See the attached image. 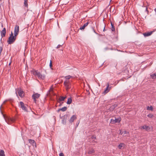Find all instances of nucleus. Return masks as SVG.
Instances as JSON below:
<instances>
[{
    "label": "nucleus",
    "instance_id": "obj_1",
    "mask_svg": "<svg viewBox=\"0 0 156 156\" xmlns=\"http://www.w3.org/2000/svg\"><path fill=\"white\" fill-rule=\"evenodd\" d=\"M33 74L37 77L39 79L44 80L45 78V76L44 74H42L38 70L33 69L31 71Z\"/></svg>",
    "mask_w": 156,
    "mask_h": 156
},
{
    "label": "nucleus",
    "instance_id": "obj_2",
    "mask_svg": "<svg viewBox=\"0 0 156 156\" xmlns=\"http://www.w3.org/2000/svg\"><path fill=\"white\" fill-rule=\"evenodd\" d=\"M3 116L5 122L9 124H11L15 121V119L6 117L4 115Z\"/></svg>",
    "mask_w": 156,
    "mask_h": 156
},
{
    "label": "nucleus",
    "instance_id": "obj_3",
    "mask_svg": "<svg viewBox=\"0 0 156 156\" xmlns=\"http://www.w3.org/2000/svg\"><path fill=\"white\" fill-rule=\"evenodd\" d=\"M16 36L14 35V37H9L7 41L8 43L10 44H13L16 40Z\"/></svg>",
    "mask_w": 156,
    "mask_h": 156
},
{
    "label": "nucleus",
    "instance_id": "obj_4",
    "mask_svg": "<svg viewBox=\"0 0 156 156\" xmlns=\"http://www.w3.org/2000/svg\"><path fill=\"white\" fill-rule=\"evenodd\" d=\"M16 93L17 96V94H19V96L21 98H23L24 96L23 94V92L22 90L20 88H18L16 89Z\"/></svg>",
    "mask_w": 156,
    "mask_h": 156
},
{
    "label": "nucleus",
    "instance_id": "obj_5",
    "mask_svg": "<svg viewBox=\"0 0 156 156\" xmlns=\"http://www.w3.org/2000/svg\"><path fill=\"white\" fill-rule=\"evenodd\" d=\"M6 31V30L5 28H4L3 30L1 31V37L0 38V41L1 43H2L3 42V41H2V38L5 36Z\"/></svg>",
    "mask_w": 156,
    "mask_h": 156
},
{
    "label": "nucleus",
    "instance_id": "obj_6",
    "mask_svg": "<svg viewBox=\"0 0 156 156\" xmlns=\"http://www.w3.org/2000/svg\"><path fill=\"white\" fill-rule=\"evenodd\" d=\"M64 84L67 90H68L70 88V84L69 80H66L64 82Z\"/></svg>",
    "mask_w": 156,
    "mask_h": 156
},
{
    "label": "nucleus",
    "instance_id": "obj_7",
    "mask_svg": "<svg viewBox=\"0 0 156 156\" xmlns=\"http://www.w3.org/2000/svg\"><path fill=\"white\" fill-rule=\"evenodd\" d=\"M121 121V119L120 117L115 118V119H112L111 120L110 122L112 124H114L116 123H119Z\"/></svg>",
    "mask_w": 156,
    "mask_h": 156
},
{
    "label": "nucleus",
    "instance_id": "obj_8",
    "mask_svg": "<svg viewBox=\"0 0 156 156\" xmlns=\"http://www.w3.org/2000/svg\"><path fill=\"white\" fill-rule=\"evenodd\" d=\"M19 32V27L17 25H16L14 28V35L17 36Z\"/></svg>",
    "mask_w": 156,
    "mask_h": 156
},
{
    "label": "nucleus",
    "instance_id": "obj_9",
    "mask_svg": "<svg viewBox=\"0 0 156 156\" xmlns=\"http://www.w3.org/2000/svg\"><path fill=\"white\" fill-rule=\"evenodd\" d=\"M20 107L25 112H27V108L24 105V103L23 102L20 101Z\"/></svg>",
    "mask_w": 156,
    "mask_h": 156
},
{
    "label": "nucleus",
    "instance_id": "obj_10",
    "mask_svg": "<svg viewBox=\"0 0 156 156\" xmlns=\"http://www.w3.org/2000/svg\"><path fill=\"white\" fill-rule=\"evenodd\" d=\"M109 83H108L106 88L103 92V93L104 94H105L107 93L110 89L111 87H109Z\"/></svg>",
    "mask_w": 156,
    "mask_h": 156
},
{
    "label": "nucleus",
    "instance_id": "obj_11",
    "mask_svg": "<svg viewBox=\"0 0 156 156\" xmlns=\"http://www.w3.org/2000/svg\"><path fill=\"white\" fill-rule=\"evenodd\" d=\"M153 32V31H151L146 32V33H145L143 34V35H144V36L145 37H148V36L151 35Z\"/></svg>",
    "mask_w": 156,
    "mask_h": 156
},
{
    "label": "nucleus",
    "instance_id": "obj_12",
    "mask_svg": "<svg viewBox=\"0 0 156 156\" xmlns=\"http://www.w3.org/2000/svg\"><path fill=\"white\" fill-rule=\"evenodd\" d=\"M40 96V94L38 93L34 94L32 95V98H35L37 99Z\"/></svg>",
    "mask_w": 156,
    "mask_h": 156
},
{
    "label": "nucleus",
    "instance_id": "obj_13",
    "mask_svg": "<svg viewBox=\"0 0 156 156\" xmlns=\"http://www.w3.org/2000/svg\"><path fill=\"white\" fill-rule=\"evenodd\" d=\"M76 119V116L75 115H73L72 117L70 118L69 120V121L70 122L72 123L73 122L74 120Z\"/></svg>",
    "mask_w": 156,
    "mask_h": 156
},
{
    "label": "nucleus",
    "instance_id": "obj_14",
    "mask_svg": "<svg viewBox=\"0 0 156 156\" xmlns=\"http://www.w3.org/2000/svg\"><path fill=\"white\" fill-rule=\"evenodd\" d=\"M141 128H142L143 129H145L147 131H148L150 129V127L149 126L147 125H144V126H141Z\"/></svg>",
    "mask_w": 156,
    "mask_h": 156
},
{
    "label": "nucleus",
    "instance_id": "obj_15",
    "mask_svg": "<svg viewBox=\"0 0 156 156\" xmlns=\"http://www.w3.org/2000/svg\"><path fill=\"white\" fill-rule=\"evenodd\" d=\"M89 23L88 22L85 23L82 27H80V29L81 30H84L85 27L88 25Z\"/></svg>",
    "mask_w": 156,
    "mask_h": 156
},
{
    "label": "nucleus",
    "instance_id": "obj_16",
    "mask_svg": "<svg viewBox=\"0 0 156 156\" xmlns=\"http://www.w3.org/2000/svg\"><path fill=\"white\" fill-rule=\"evenodd\" d=\"M28 141L29 143L30 144H31L33 146H34V144H35V146L36 147V144L35 143V142L34 140L30 139L28 140Z\"/></svg>",
    "mask_w": 156,
    "mask_h": 156
},
{
    "label": "nucleus",
    "instance_id": "obj_17",
    "mask_svg": "<svg viewBox=\"0 0 156 156\" xmlns=\"http://www.w3.org/2000/svg\"><path fill=\"white\" fill-rule=\"evenodd\" d=\"M125 144L123 143H121L118 146V148L119 149H122L123 148Z\"/></svg>",
    "mask_w": 156,
    "mask_h": 156
},
{
    "label": "nucleus",
    "instance_id": "obj_18",
    "mask_svg": "<svg viewBox=\"0 0 156 156\" xmlns=\"http://www.w3.org/2000/svg\"><path fill=\"white\" fill-rule=\"evenodd\" d=\"M66 98V97H64L62 96H60V98L58 99L59 101L58 102H59L60 101H64Z\"/></svg>",
    "mask_w": 156,
    "mask_h": 156
},
{
    "label": "nucleus",
    "instance_id": "obj_19",
    "mask_svg": "<svg viewBox=\"0 0 156 156\" xmlns=\"http://www.w3.org/2000/svg\"><path fill=\"white\" fill-rule=\"evenodd\" d=\"M151 77L153 79H155L156 78V73H153L151 74Z\"/></svg>",
    "mask_w": 156,
    "mask_h": 156
},
{
    "label": "nucleus",
    "instance_id": "obj_20",
    "mask_svg": "<svg viewBox=\"0 0 156 156\" xmlns=\"http://www.w3.org/2000/svg\"><path fill=\"white\" fill-rule=\"evenodd\" d=\"M0 156H5L4 151L3 150L0 151Z\"/></svg>",
    "mask_w": 156,
    "mask_h": 156
},
{
    "label": "nucleus",
    "instance_id": "obj_21",
    "mask_svg": "<svg viewBox=\"0 0 156 156\" xmlns=\"http://www.w3.org/2000/svg\"><path fill=\"white\" fill-rule=\"evenodd\" d=\"M72 102V100L71 98H69L68 99V100L67 102V104L69 105Z\"/></svg>",
    "mask_w": 156,
    "mask_h": 156
},
{
    "label": "nucleus",
    "instance_id": "obj_22",
    "mask_svg": "<svg viewBox=\"0 0 156 156\" xmlns=\"http://www.w3.org/2000/svg\"><path fill=\"white\" fill-rule=\"evenodd\" d=\"M95 153V151L94 149H92L90 150L88 152V154H91Z\"/></svg>",
    "mask_w": 156,
    "mask_h": 156
},
{
    "label": "nucleus",
    "instance_id": "obj_23",
    "mask_svg": "<svg viewBox=\"0 0 156 156\" xmlns=\"http://www.w3.org/2000/svg\"><path fill=\"white\" fill-rule=\"evenodd\" d=\"M67 109V108L66 107H64L62 108H60V110L62 112H64L66 111Z\"/></svg>",
    "mask_w": 156,
    "mask_h": 156
},
{
    "label": "nucleus",
    "instance_id": "obj_24",
    "mask_svg": "<svg viewBox=\"0 0 156 156\" xmlns=\"http://www.w3.org/2000/svg\"><path fill=\"white\" fill-rule=\"evenodd\" d=\"M91 29L95 33L97 34H98V33L96 32L95 30L94 29V26H91Z\"/></svg>",
    "mask_w": 156,
    "mask_h": 156
},
{
    "label": "nucleus",
    "instance_id": "obj_25",
    "mask_svg": "<svg viewBox=\"0 0 156 156\" xmlns=\"http://www.w3.org/2000/svg\"><path fill=\"white\" fill-rule=\"evenodd\" d=\"M111 30L112 31H115V27L114 26V24H113L112 23H111Z\"/></svg>",
    "mask_w": 156,
    "mask_h": 156
},
{
    "label": "nucleus",
    "instance_id": "obj_26",
    "mask_svg": "<svg viewBox=\"0 0 156 156\" xmlns=\"http://www.w3.org/2000/svg\"><path fill=\"white\" fill-rule=\"evenodd\" d=\"M147 110L153 111V107L152 106H151L150 107L148 106L147 107Z\"/></svg>",
    "mask_w": 156,
    "mask_h": 156
},
{
    "label": "nucleus",
    "instance_id": "obj_27",
    "mask_svg": "<svg viewBox=\"0 0 156 156\" xmlns=\"http://www.w3.org/2000/svg\"><path fill=\"white\" fill-rule=\"evenodd\" d=\"M27 2L28 0H25L24 3V5H25V6L27 8L28 6Z\"/></svg>",
    "mask_w": 156,
    "mask_h": 156
},
{
    "label": "nucleus",
    "instance_id": "obj_28",
    "mask_svg": "<svg viewBox=\"0 0 156 156\" xmlns=\"http://www.w3.org/2000/svg\"><path fill=\"white\" fill-rule=\"evenodd\" d=\"M115 108V107L112 105V106H111L109 108V110L110 111H113L114 109Z\"/></svg>",
    "mask_w": 156,
    "mask_h": 156
},
{
    "label": "nucleus",
    "instance_id": "obj_29",
    "mask_svg": "<svg viewBox=\"0 0 156 156\" xmlns=\"http://www.w3.org/2000/svg\"><path fill=\"white\" fill-rule=\"evenodd\" d=\"M147 116L148 117H149V118H152L153 117L154 115L152 114H149L148 115H147Z\"/></svg>",
    "mask_w": 156,
    "mask_h": 156
},
{
    "label": "nucleus",
    "instance_id": "obj_30",
    "mask_svg": "<svg viewBox=\"0 0 156 156\" xmlns=\"http://www.w3.org/2000/svg\"><path fill=\"white\" fill-rule=\"evenodd\" d=\"M71 77L72 76L70 75H68V76H66L65 77V78L66 80L70 79Z\"/></svg>",
    "mask_w": 156,
    "mask_h": 156
},
{
    "label": "nucleus",
    "instance_id": "obj_31",
    "mask_svg": "<svg viewBox=\"0 0 156 156\" xmlns=\"http://www.w3.org/2000/svg\"><path fill=\"white\" fill-rule=\"evenodd\" d=\"M62 123L64 124H66V120L65 119H63L62 120Z\"/></svg>",
    "mask_w": 156,
    "mask_h": 156
},
{
    "label": "nucleus",
    "instance_id": "obj_32",
    "mask_svg": "<svg viewBox=\"0 0 156 156\" xmlns=\"http://www.w3.org/2000/svg\"><path fill=\"white\" fill-rule=\"evenodd\" d=\"M91 139H96V137L95 136V135H92L91 137Z\"/></svg>",
    "mask_w": 156,
    "mask_h": 156
},
{
    "label": "nucleus",
    "instance_id": "obj_33",
    "mask_svg": "<svg viewBox=\"0 0 156 156\" xmlns=\"http://www.w3.org/2000/svg\"><path fill=\"white\" fill-rule=\"evenodd\" d=\"M14 35L13 34V33L12 32H11V33L10 34V36L9 37H14Z\"/></svg>",
    "mask_w": 156,
    "mask_h": 156
},
{
    "label": "nucleus",
    "instance_id": "obj_34",
    "mask_svg": "<svg viewBox=\"0 0 156 156\" xmlns=\"http://www.w3.org/2000/svg\"><path fill=\"white\" fill-rule=\"evenodd\" d=\"M49 66H50V67L51 68V67L52 66V63L51 61V60H50Z\"/></svg>",
    "mask_w": 156,
    "mask_h": 156
},
{
    "label": "nucleus",
    "instance_id": "obj_35",
    "mask_svg": "<svg viewBox=\"0 0 156 156\" xmlns=\"http://www.w3.org/2000/svg\"><path fill=\"white\" fill-rule=\"evenodd\" d=\"M33 99L34 102L35 103H37V101L36 99H35V98H33Z\"/></svg>",
    "mask_w": 156,
    "mask_h": 156
},
{
    "label": "nucleus",
    "instance_id": "obj_36",
    "mask_svg": "<svg viewBox=\"0 0 156 156\" xmlns=\"http://www.w3.org/2000/svg\"><path fill=\"white\" fill-rule=\"evenodd\" d=\"M59 156H64V154L62 153H61L59 154Z\"/></svg>",
    "mask_w": 156,
    "mask_h": 156
},
{
    "label": "nucleus",
    "instance_id": "obj_37",
    "mask_svg": "<svg viewBox=\"0 0 156 156\" xmlns=\"http://www.w3.org/2000/svg\"><path fill=\"white\" fill-rule=\"evenodd\" d=\"M62 45H58L57 46V47H56V48H60L61 46H62Z\"/></svg>",
    "mask_w": 156,
    "mask_h": 156
},
{
    "label": "nucleus",
    "instance_id": "obj_38",
    "mask_svg": "<svg viewBox=\"0 0 156 156\" xmlns=\"http://www.w3.org/2000/svg\"><path fill=\"white\" fill-rule=\"evenodd\" d=\"M113 106H114L115 108L116 107L118 106L117 104H115L114 105H113Z\"/></svg>",
    "mask_w": 156,
    "mask_h": 156
},
{
    "label": "nucleus",
    "instance_id": "obj_39",
    "mask_svg": "<svg viewBox=\"0 0 156 156\" xmlns=\"http://www.w3.org/2000/svg\"><path fill=\"white\" fill-rule=\"evenodd\" d=\"M123 133L124 134H126L127 133H128V132H127L126 131H123Z\"/></svg>",
    "mask_w": 156,
    "mask_h": 156
},
{
    "label": "nucleus",
    "instance_id": "obj_40",
    "mask_svg": "<svg viewBox=\"0 0 156 156\" xmlns=\"http://www.w3.org/2000/svg\"><path fill=\"white\" fill-rule=\"evenodd\" d=\"M117 62H115L114 63V65H115V67H116V66H117Z\"/></svg>",
    "mask_w": 156,
    "mask_h": 156
},
{
    "label": "nucleus",
    "instance_id": "obj_41",
    "mask_svg": "<svg viewBox=\"0 0 156 156\" xmlns=\"http://www.w3.org/2000/svg\"><path fill=\"white\" fill-rule=\"evenodd\" d=\"M9 100H10L9 99H8V100H6V101H5L4 102H3V103H5V102L8 101H9Z\"/></svg>",
    "mask_w": 156,
    "mask_h": 156
},
{
    "label": "nucleus",
    "instance_id": "obj_42",
    "mask_svg": "<svg viewBox=\"0 0 156 156\" xmlns=\"http://www.w3.org/2000/svg\"><path fill=\"white\" fill-rule=\"evenodd\" d=\"M63 103V102H62V103H60V105H59V106H60L61 105H62V104Z\"/></svg>",
    "mask_w": 156,
    "mask_h": 156
},
{
    "label": "nucleus",
    "instance_id": "obj_43",
    "mask_svg": "<svg viewBox=\"0 0 156 156\" xmlns=\"http://www.w3.org/2000/svg\"><path fill=\"white\" fill-rule=\"evenodd\" d=\"M92 143H94V142H95V143H96L97 142H96V141H94V140H93L92 141Z\"/></svg>",
    "mask_w": 156,
    "mask_h": 156
},
{
    "label": "nucleus",
    "instance_id": "obj_44",
    "mask_svg": "<svg viewBox=\"0 0 156 156\" xmlns=\"http://www.w3.org/2000/svg\"><path fill=\"white\" fill-rule=\"evenodd\" d=\"M105 30H106L105 29V27H104V28L103 30V31H105Z\"/></svg>",
    "mask_w": 156,
    "mask_h": 156
},
{
    "label": "nucleus",
    "instance_id": "obj_45",
    "mask_svg": "<svg viewBox=\"0 0 156 156\" xmlns=\"http://www.w3.org/2000/svg\"><path fill=\"white\" fill-rule=\"evenodd\" d=\"M122 133V132L121 131L120 132V133H119V134L122 135V133Z\"/></svg>",
    "mask_w": 156,
    "mask_h": 156
},
{
    "label": "nucleus",
    "instance_id": "obj_46",
    "mask_svg": "<svg viewBox=\"0 0 156 156\" xmlns=\"http://www.w3.org/2000/svg\"><path fill=\"white\" fill-rule=\"evenodd\" d=\"M154 11L156 13V8L154 9Z\"/></svg>",
    "mask_w": 156,
    "mask_h": 156
},
{
    "label": "nucleus",
    "instance_id": "obj_47",
    "mask_svg": "<svg viewBox=\"0 0 156 156\" xmlns=\"http://www.w3.org/2000/svg\"><path fill=\"white\" fill-rule=\"evenodd\" d=\"M11 62H10L9 63V66H10V65H11Z\"/></svg>",
    "mask_w": 156,
    "mask_h": 156
},
{
    "label": "nucleus",
    "instance_id": "obj_48",
    "mask_svg": "<svg viewBox=\"0 0 156 156\" xmlns=\"http://www.w3.org/2000/svg\"><path fill=\"white\" fill-rule=\"evenodd\" d=\"M125 71H126V72H128V70L127 69H126L125 70Z\"/></svg>",
    "mask_w": 156,
    "mask_h": 156
},
{
    "label": "nucleus",
    "instance_id": "obj_49",
    "mask_svg": "<svg viewBox=\"0 0 156 156\" xmlns=\"http://www.w3.org/2000/svg\"><path fill=\"white\" fill-rule=\"evenodd\" d=\"M61 111V110H60V108H59V109H58V112H59V111Z\"/></svg>",
    "mask_w": 156,
    "mask_h": 156
},
{
    "label": "nucleus",
    "instance_id": "obj_50",
    "mask_svg": "<svg viewBox=\"0 0 156 156\" xmlns=\"http://www.w3.org/2000/svg\"><path fill=\"white\" fill-rule=\"evenodd\" d=\"M79 123V122H78V124H77V126H78V125Z\"/></svg>",
    "mask_w": 156,
    "mask_h": 156
},
{
    "label": "nucleus",
    "instance_id": "obj_51",
    "mask_svg": "<svg viewBox=\"0 0 156 156\" xmlns=\"http://www.w3.org/2000/svg\"><path fill=\"white\" fill-rule=\"evenodd\" d=\"M112 0H111V1H112Z\"/></svg>",
    "mask_w": 156,
    "mask_h": 156
}]
</instances>
